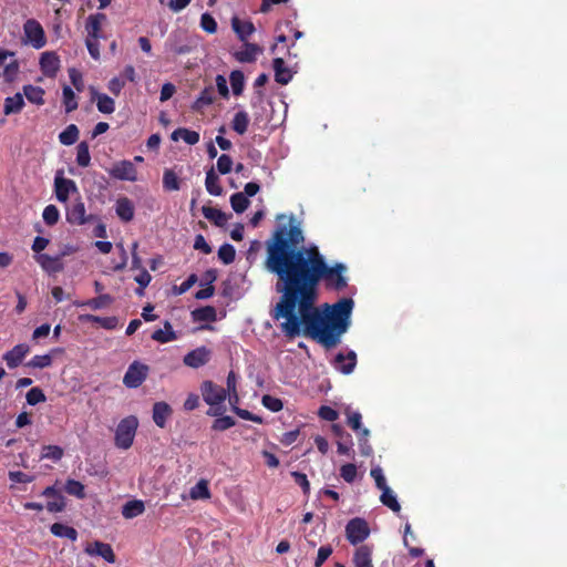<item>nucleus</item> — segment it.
Segmentation results:
<instances>
[{
	"instance_id": "57",
	"label": "nucleus",
	"mask_w": 567,
	"mask_h": 567,
	"mask_svg": "<svg viewBox=\"0 0 567 567\" xmlns=\"http://www.w3.org/2000/svg\"><path fill=\"white\" fill-rule=\"evenodd\" d=\"M233 159L229 155L223 154L217 159V169L220 174L225 175L231 171Z\"/></svg>"
},
{
	"instance_id": "44",
	"label": "nucleus",
	"mask_w": 567,
	"mask_h": 567,
	"mask_svg": "<svg viewBox=\"0 0 567 567\" xmlns=\"http://www.w3.org/2000/svg\"><path fill=\"white\" fill-rule=\"evenodd\" d=\"M64 491L72 496H75L80 499L85 497V487L84 485L75 480H68L64 485Z\"/></svg>"
},
{
	"instance_id": "5",
	"label": "nucleus",
	"mask_w": 567,
	"mask_h": 567,
	"mask_svg": "<svg viewBox=\"0 0 567 567\" xmlns=\"http://www.w3.org/2000/svg\"><path fill=\"white\" fill-rule=\"evenodd\" d=\"M24 41L34 49H41L45 45V34L42 25L34 19H29L23 25Z\"/></svg>"
},
{
	"instance_id": "55",
	"label": "nucleus",
	"mask_w": 567,
	"mask_h": 567,
	"mask_svg": "<svg viewBox=\"0 0 567 567\" xmlns=\"http://www.w3.org/2000/svg\"><path fill=\"white\" fill-rule=\"evenodd\" d=\"M262 405L272 412H279L282 410V401L271 395H264L261 399Z\"/></svg>"
},
{
	"instance_id": "6",
	"label": "nucleus",
	"mask_w": 567,
	"mask_h": 567,
	"mask_svg": "<svg viewBox=\"0 0 567 567\" xmlns=\"http://www.w3.org/2000/svg\"><path fill=\"white\" fill-rule=\"evenodd\" d=\"M66 221L71 225H84L92 219L91 215L86 214L85 205L80 196L65 205Z\"/></svg>"
},
{
	"instance_id": "32",
	"label": "nucleus",
	"mask_w": 567,
	"mask_h": 567,
	"mask_svg": "<svg viewBox=\"0 0 567 567\" xmlns=\"http://www.w3.org/2000/svg\"><path fill=\"white\" fill-rule=\"evenodd\" d=\"M348 416V425L358 433L359 436L368 437L369 436V430L365 427H362L361 425V414L357 411H347Z\"/></svg>"
},
{
	"instance_id": "18",
	"label": "nucleus",
	"mask_w": 567,
	"mask_h": 567,
	"mask_svg": "<svg viewBox=\"0 0 567 567\" xmlns=\"http://www.w3.org/2000/svg\"><path fill=\"white\" fill-rule=\"evenodd\" d=\"M91 97L96 101L97 110L103 114H112L115 111V102L104 93H99L94 87L90 89Z\"/></svg>"
},
{
	"instance_id": "27",
	"label": "nucleus",
	"mask_w": 567,
	"mask_h": 567,
	"mask_svg": "<svg viewBox=\"0 0 567 567\" xmlns=\"http://www.w3.org/2000/svg\"><path fill=\"white\" fill-rule=\"evenodd\" d=\"M215 100V92H214V87L213 86H208V87H205L199 96L195 100V102L193 103L192 105V109L194 111H197V112H200L203 111L206 106L213 104Z\"/></svg>"
},
{
	"instance_id": "37",
	"label": "nucleus",
	"mask_w": 567,
	"mask_h": 567,
	"mask_svg": "<svg viewBox=\"0 0 567 567\" xmlns=\"http://www.w3.org/2000/svg\"><path fill=\"white\" fill-rule=\"evenodd\" d=\"M382 494L380 496L381 503L392 509L394 513H399L401 509L400 503L396 499L395 494L393 491L388 486L383 489H381Z\"/></svg>"
},
{
	"instance_id": "24",
	"label": "nucleus",
	"mask_w": 567,
	"mask_h": 567,
	"mask_svg": "<svg viewBox=\"0 0 567 567\" xmlns=\"http://www.w3.org/2000/svg\"><path fill=\"white\" fill-rule=\"evenodd\" d=\"M272 65L276 82L284 85L288 84L292 79V73L288 68H286L285 61L281 58H276L274 59Z\"/></svg>"
},
{
	"instance_id": "48",
	"label": "nucleus",
	"mask_w": 567,
	"mask_h": 567,
	"mask_svg": "<svg viewBox=\"0 0 567 567\" xmlns=\"http://www.w3.org/2000/svg\"><path fill=\"white\" fill-rule=\"evenodd\" d=\"M52 364L51 354H41L34 355L30 361H28L27 367L34 369H43L48 368Z\"/></svg>"
},
{
	"instance_id": "49",
	"label": "nucleus",
	"mask_w": 567,
	"mask_h": 567,
	"mask_svg": "<svg viewBox=\"0 0 567 567\" xmlns=\"http://www.w3.org/2000/svg\"><path fill=\"white\" fill-rule=\"evenodd\" d=\"M235 248L229 244H224L218 249V257L225 265L231 264L235 260Z\"/></svg>"
},
{
	"instance_id": "46",
	"label": "nucleus",
	"mask_w": 567,
	"mask_h": 567,
	"mask_svg": "<svg viewBox=\"0 0 567 567\" xmlns=\"http://www.w3.org/2000/svg\"><path fill=\"white\" fill-rule=\"evenodd\" d=\"M193 317L196 321H215L216 320V309L212 306H206L199 309H196L193 312Z\"/></svg>"
},
{
	"instance_id": "62",
	"label": "nucleus",
	"mask_w": 567,
	"mask_h": 567,
	"mask_svg": "<svg viewBox=\"0 0 567 567\" xmlns=\"http://www.w3.org/2000/svg\"><path fill=\"white\" fill-rule=\"evenodd\" d=\"M332 554L331 546H321L318 549V555L315 561V567H321L323 563L330 557Z\"/></svg>"
},
{
	"instance_id": "54",
	"label": "nucleus",
	"mask_w": 567,
	"mask_h": 567,
	"mask_svg": "<svg viewBox=\"0 0 567 567\" xmlns=\"http://www.w3.org/2000/svg\"><path fill=\"white\" fill-rule=\"evenodd\" d=\"M226 383H227V395L229 396V402L233 401V398L236 399V401H238V394H237V390H236V386H237V375L234 371H230L227 375V380H226Z\"/></svg>"
},
{
	"instance_id": "41",
	"label": "nucleus",
	"mask_w": 567,
	"mask_h": 567,
	"mask_svg": "<svg viewBox=\"0 0 567 567\" xmlns=\"http://www.w3.org/2000/svg\"><path fill=\"white\" fill-rule=\"evenodd\" d=\"M163 187L165 190H178L181 188V181L173 169H165L163 174Z\"/></svg>"
},
{
	"instance_id": "21",
	"label": "nucleus",
	"mask_w": 567,
	"mask_h": 567,
	"mask_svg": "<svg viewBox=\"0 0 567 567\" xmlns=\"http://www.w3.org/2000/svg\"><path fill=\"white\" fill-rule=\"evenodd\" d=\"M172 412V408L166 402H156L153 405V421L158 427L163 429Z\"/></svg>"
},
{
	"instance_id": "52",
	"label": "nucleus",
	"mask_w": 567,
	"mask_h": 567,
	"mask_svg": "<svg viewBox=\"0 0 567 567\" xmlns=\"http://www.w3.org/2000/svg\"><path fill=\"white\" fill-rule=\"evenodd\" d=\"M25 399L30 405H35L47 400L44 392L38 386L30 389L27 392Z\"/></svg>"
},
{
	"instance_id": "11",
	"label": "nucleus",
	"mask_w": 567,
	"mask_h": 567,
	"mask_svg": "<svg viewBox=\"0 0 567 567\" xmlns=\"http://www.w3.org/2000/svg\"><path fill=\"white\" fill-rule=\"evenodd\" d=\"M84 551L89 556H100L109 564H114L116 560L115 554L110 544L95 540L87 543L84 547Z\"/></svg>"
},
{
	"instance_id": "28",
	"label": "nucleus",
	"mask_w": 567,
	"mask_h": 567,
	"mask_svg": "<svg viewBox=\"0 0 567 567\" xmlns=\"http://www.w3.org/2000/svg\"><path fill=\"white\" fill-rule=\"evenodd\" d=\"M152 339L159 343H167L177 339L176 332L173 330L168 321L164 322L163 329H157L152 333Z\"/></svg>"
},
{
	"instance_id": "34",
	"label": "nucleus",
	"mask_w": 567,
	"mask_h": 567,
	"mask_svg": "<svg viewBox=\"0 0 567 567\" xmlns=\"http://www.w3.org/2000/svg\"><path fill=\"white\" fill-rule=\"evenodd\" d=\"M172 140H183L188 145H195L199 142V134L188 128H177L172 133Z\"/></svg>"
},
{
	"instance_id": "2",
	"label": "nucleus",
	"mask_w": 567,
	"mask_h": 567,
	"mask_svg": "<svg viewBox=\"0 0 567 567\" xmlns=\"http://www.w3.org/2000/svg\"><path fill=\"white\" fill-rule=\"evenodd\" d=\"M138 420L134 415H130L120 421L115 430V445L121 450H128L136 434Z\"/></svg>"
},
{
	"instance_id": "23",
	"label": "nucleus",
	"mask_w": 567,
	"mask_h": 567,
	"mask_svg": "<svg viewBox=\"0 0 567 567\" xmlns=\"http://www.w3.org/2000/svg\"><path fill=\"white\" fill-rule=\"evenodd\" d=\"M353 563L354 567H373L371 547L368 545L358 547L353 556Z\"/></svg>"
},
{
	"instance_id": "15",
	"label": "nucleus",
	"mask_w": 567,
	"mask_h": 567,
	"mask_svg": "<svg viewBox=\"0 0 567 567\" xmlns=\"http://www.w3.org/2000/svg\"><path fill=\"white\" fill-rule=\"evenodd\" d=\"M332 364L336 370L343 374H349L355 368L357 354L354 351H349L347 354L340 352L334 357Z\"/></svg>"
},
{
	"instance_id": "26",
	"label": "nucleus",
	"mask_w": 567,
	"mask_h": 567,
	"mask_svg": "<svg viewBox=\"0 0 567 567\" xmlns=\"http://www.w3.org/2000/svg\"><path fill=\"white\" fill-rule=\"evenodd\" d=\"M24 106L23 95L16 93L13 96H8L4 100L3 113L6 115L20 113Z\"/></svg>"
},
{
	"instance_id": "20",
	"label": "nucleus",
	"mask_w": 567,
	"mask_h": 567,
	"mask_svg": "<svg viewBox=\"0 0 567 567\" xmlns=\"http://www.w3.org/2000/svg\"><path fill=\"white\" fill-rule=\"evenodd\" d=\"M115 212L123 221H131L134 218V205L127 197H120L115 204Z\"/></svg>"
},
{
	"instance_id": "36",
	"label": "nucleus",
	"mask_w": 567,
	"mask_h": 567,
	"mask_svg": "<svg viewBox=\"0 0 567 567\" xmlns=\"http://www.w3.org/2000/svg\"><path fill=\"white\" fill-rule=\"evenodd\" d=\"M82 321L95 322L107 330H113L117 327V319L115 317H97L93 315L81 316Z\"/></svg>"
},
{
	"instance_id": "60",
	"label": "nucleus",
	"mask_w": 567,
	"mask_h": 567,
	"mask_svg": "<svg viewBox=\"0 0 567 567\" xmlns=\"http://www.w3.org/2000/svg\"><path fill=\"white\" fill-rule=\"evenodd\" d=\"M370 475L373 477L375 485L380 491L388 487L383 471L380 466L372 467Z\"/></svg>"
},
{
	"instance_id": "12",
	"label": "nucleus",
	"mask_w": 567,
	"mask_h": 567,
	"mask_svg": "<svg viewBox=\"0 0 567 567\" xmlns=\"http://www.w3.org/2000/svg\"><path fill=\"white\" fill-rule=\"evenodd\" d=\"M212 357V351L207 349L206 347H198L190 352H188L184 359L183 362L185 365L189 368H200L205 365Z\"/></svg>"
},
{
	"instance_id": "39",
	"label": "nucleus",
	"mask_w": 567,
	"mask_h": 567,
	"mask_svg": "<svg viewBox=\"0 0 567 567\" xmlns=\"http://www.w3.org/2000/svg\"><path fill=\"white\" fill-rule=\"evenodd\" d=\"M79 138V128L75 124H70L59 134V141L63 145H72Z\"/></svg>"
},
{
	"instance_id": "42",
	"label": "nucleus",
	"mask_w": 567,
	"mask_h": 567,
	"mask_svg": "<svg viewBox=\"0 0 567 567\" xmlns=\"http://www.w3.org/2000/svg\"><path fill=\"white\" fill-rule=\"evenodd\" d=\"M249 204L250 202L244 193H235L230 196L231 208L238 214L244 213Z\"/></svg>"
},
{
	"instance_id": "50",
	"label": "nucleus",
	"mask_w": 567,
	"mask_h": 567,
	"mask_svg": "<svg viewBox=\"0 0 567 567\" xmlns=\"http://www.w3.org/2000/svg\"><path fill=\"white\" fill-rule=\"evenodd\" d=\"M42 217L47 225H49V226L55 225L60 218L59 209L54 205H48L43 209Z\"/></svg>"
},
{
	"instance_id": "13",
	"label": "nucleus",
	"mask_w": 567,
	"mask_h": 567,
	"mask_svg": "<svg viewBox=\"0 0 567 567\" xmlns=\"http://www.w3.org/2000/svg\"><path fill=\"white\" fill-rule=\"evenodd\" d=\"M40 69L48 78H54L60 70V59L53 51H45L40 56Z\"/></svg>"
},
{
	"instance_id": "38",
	"label": "nucleus",
	"mask_w": 567,
	"mask_h": 567,
	"mask_svg": "<svg viewBox=\"0 0 567 567\" xmlns=\"http://www.w3.org/2000/svg\"><path fill=\"white\" fill-rule=\"evenodd\" d=\"M112 302H113V298L110 295L104 293V295H100L96 298L90 299L87 301L76 303V306H79V307L86 306V307L91 308L92 310H99V309L110 306Z\"/></svg>"
},
{
	"instance_id": "31",
	"label": "nucleus",
	"mask_w": 567,
	"mask_h": 567,
	"mask_svg": "<svg viewBox=\"0 0 567 567\" xmlns=\"http://www.w3.org/2000/svg\"><path fill=\"white\" fill-rule=\"evenodd\" d=\"M249 115L246 111H238L231 121V128L239 135H244L249 125Z\"/></svg>"
},
{
	"instance_id": "19",
	"label": "nucleus",
	"mask_w": 567,
	"mask_h": 567,
	"mask_svg": "<svg viewBox=\"0 0 567 567\" xmlns=\"http://www.w3.org/2000/svg\"><path fill=\"white\" fill-rule=\"evenodd\" d=\"M279 237L282 238L284 240H286L288 243L290 249H293V250H300L301 248L297 249L296 246L303 243V239H305L301 229L298 226H291L288 231V239L284 237V230H280L276 234L274 243L269 244L267 246V248L269 246L274 245L276 243L277 238H279Z\"/></svg>"
},
{
	"instance_id": "30",
	"label": "nucleus",
	"mask_w": 567,
	"mask_h": 567,
	"mask_svg": "<svg viewBox=\"0 0 567 567\" xmlns=\"http://www.w3.org/2000/svg\"><path fill=\"white\" fill-rule=\"evenodd\" d=\"M202 212L204 217L216 226L221 227L228 221V216L218 208L204 206Z\"/></svg>"
},
{
	"instance_id": "35",
	"label": "nucleus",
	"mask_w": 567,
	"mask_h": 567,
	"mask_svg": "<svg viewBox=\"0 0 567 567\" xmlns=\"http://www.w3.org/2000/svg\"><path fill=\"white\" fill-rule=\"evenodd\" d=\"M51 533L56 537L68 538L72 542L76 540L78 532L75 528L61 523H54L50 528Z\"/></svg>"
},
{
	"instance_id": "51",
	"label": "nucleus",
	"mask_w": 567,
	"mask_h": 567,
	"mask_svg": "<svg viewBox=\"0 0 567 567\" xmlns=\"http://www.w3.org/2000/svg\"><path fill=\"white\" fill-rule=\"evenodd\" d=\"M63 456V450L58 445H45L42 449L41 457L59 461Z\"/></svg>"
},
{
	"instance_id": "56",
	"label": "nucleus",
	"mask_w": 567,
	"mask_h": 567,
	"mask_svg": "<svg viewBox=\"0 0 567 567\" xmlns=\"http://www.w3.org/2000/svg\"><path fill=\"white\" fill-rule=\"evenodd\" d=\"M357 466L352 463L344 464L340 468V476L347 483H352L357 477Z\"/></svg>"
},
{
	"instance_id": "25",
	"label": "nucleus",
	"mask_w": 567,
	"mask_h": 567,
	"mask_svg": "<svg viewBox=\"0 0 567 567\" xmlns=\"http://www.w3.org/2000/svg\"><path fill=\"white\" fill-rule=\"evenodd\" d=\"M44 94L45 91L41 86H35L31 84L23 86V95L25 96V99L30 103L35 104L38 106L44 104Z\"/></svg>"
},
{
	"instance_id": "59",
	"label": "nucleus",
	"mask_w": 567,
	"mask_h": 567,
	"mask_svg": "<svg viewBox=\"0 0 567 567\" xmlns=\"http://www.w3.org/2000/svg\"><path fill=\"white\" fill-rule=\"evenodd\" d=\"M200 27L208 33H215L217 31V23L209 13L202 14Z\"/></svg>"
},
{
	"instance_id": "1",
	"label": "nucleus",
	"mask_w": 567,
	"mask_h": 567,
	"mask_svg": "<svg viewBox=\"0 0 567 567\" xmlns=\"http://www.w3.org/2000/svg\"><path fill=\"white\" fill-rule=\"evenodd\" d=\"M265 265L268 271L278 276L276 289L282 296L272 317L280 321L285 336L295 338L303 327L307 334L326 348L340 343L350 326L353 300L342 298L333 305L326 303L321 310L313 305L320 280L331 290L340 291L347 287L346 266L329 267L317 246L293 250L280 237L268 247Z\"/></svg>"
},
{
	"instance_id": "8",
	"label": "nucleus",
	"mask_w": 567,
	"mask_h": 567,
	"mask_svg": "<svg viewBox=\"0 0 567 567\" xmlns=\"http://www.w3.org/2000/svg\"><path fill=\"white\" fill-rule=\"evenodd\" d=\"M200 391L204 401L209 406L219 405L227 398V391L212 381H204L200 385Z\"/></svg>"
},
{
	"instance_id": "40",
	"label": "nucleus",
	"mask_w": 567,
	"mask_h": 567,
	"mask_svg": "<svg viewBox=\"0 0 567 567\" xmlns=\"http://www.w3.org/2000/svg\"><path fill=\"white\" fill-rule=\"evenodd\" d=\"M189 497L194 501L208 499L210 497V492L207 481L200 480L195 486H193L189 491Z\"/></svg>"
},
{
	"instance_id": "61",
	"label": "nucleus",
	"mask_w": 567,
	"mask_h": 567,
	"mask_svg": "<svg viewBox=\"0 0 567 567\" xmlns=\"http://www.w3.org/2000/svg\"><path fill=\"white\" fill-rule=\"evenodd\" d=\"M69 78L78 92H82L84 90V82L80 71L76 69H70Z\"/></svg>"
},
{
	"instance_id": "29",
	"label": "nucleus",
	"mask_w": 567,
	"mask_h": 567,
	"mask_svg": "<svg viewBox=\"0 0 567 567\" xmlns=\"http://www.w3.org/2000/svg\"><path fill=\"white\" fill-rule=\"evenodd\" d=\"M145 511V505L143 501L134 499L126 502L122 507V515L126 519H132L134 517H137L142 515Z\"/></svg>"
},
{
	"instance_id": "58",
	"label": "nucleus",
	"mask_w": 567,
	"mask_h": 567,
	"mask_svg": "<svg viewBox=\"0 0 567 567\" xmlns=\"http://www.w3.org/2000/svg\"><path fill=\"white\" fill-rule=\"evenodd\" d=\"M235 425V421L231 416H220L216 419L213 423V430L215 431H225Z\"/></svg>"
},
{
	"instance_id": "14",
	"label": "nucleus",
	"mask_w": 567,
	"mask_h": 567,
	"mask_svg": "<svg viewBox=\"0 0 567 567\" xmlns=\"http://www.w3.org/2000/svg\"><path fill=\"white\" fill-rule=\"evenodd\" d=\"M29 352L30 347L28 344L19 343L3 354V360L10 369H14L21 364Z\"/></svg>"
},
{
	"instance_id": "63",
	"label": "nucleus",
	"mask_w": 567,
	"mask_h": 567,
	"mask_svg": "<svg viewBox=\"0 0 567 567\" xmlns=\"http://www.w3.org/2000/svg\"><path fill=\"white\" fill-rule=\"evenodd\" d=\"M319 416L326 421L333 422L339 417V413L331 406L323 405L319 409Z\"/></svg>"
},
{
	"instance_id": "7",
	"label": "nucleus",
	"mask_w": 567,
	"mask_h": 567,
	"mask_svg": "<svg viewBox=\"0 0 567 567\" xmlns=\"http://www.w3.org/2000/svg\"><path fill=\"white\" fill-rule=\"evenodd\" d=\"M370 529L368 523L363 518H352L346 526L347 539L352 544L357 545L368 538Z\"/></svg>"
},
{
	"instance_id": "16",
	"label": "nucleus",
	"mask_w": 567,
	"mask_h": 567,
	"mask_svg": "<svg viewBox=\"0 0 567 567\" xmlns=\"http://www.w3.org/2000/svg\"><path fill=\"white\" fill-rule=\"evenodd\" d=\"M35 261L48 274H56L64 269V265L60 257L50 256L48 254H39L34 256Z\"/></svg>"
},
{
	"instance_id": "10",
	"label": "nucleus",
	"mask_w": 567,
	"mask_h": 567,
	"mask_svg": "<svg viewBox=\"0 0 567 567\" xmlns=\"http://www.w3.org/2000/svg\"><path fill=\"white\" fill-rule=\"evenodd\" d=\"M107 22L104 13L90 14L85 22L86 39L100 40L104 38L102 28Z\"/></svg>"
},
{
	"instance_id": "4",
	"label": "nucleus",
	"mask_w": 567,
	"mask_h": 567,
	"mask_svg": "<svg viewBox=\"0 0 567 567\" xmlns=\"http://www.w3.org/2000/svg\"><path fill=\"white\" fill-rule=\"evenodd\" d=\"M148 372V365L134 361L128 365L123 377V383L128 389H136L146 380Z\"/></svg>"
},
{
	"instance_id": "33",
	"label": "nucleus",
	"mask_w": 567,
	"mask_h": 567,
	"mask_svg": "<svg viewBox=\"0 0 567 567\" xmlns=\"http://www.w3.org/2000/svg\"><path fill=\"white\" fill-rule=\"evenodd\" d=\"M205 186L207 192L213 196H219L223 193L219 177L216 175L213 167L206 173Z\"/></svg>"
},
{
	"instance_id": "17",
	"label": "nucleus",
	"mask_w": 567,
	"mask_h": 567,
	"mask_svg": "<svg viewBox=\"0 0 567 567\" xmlns=\"http://www.w3.org/2000/svg\"><path fill=\"white\" fill-rule=\"evenodd\" d=\"M243 42H244V45H243L241 50H239L235 53L236 60L241 63H251V62L256 61L258 54L262 53V49L255 43H249L247 41H243Z\"/></svg>"
},
{
	"instance_id": "45",
	"label": "nucleus",
	"mask_w": 567,
	"mask_h": 567,
	"mask_svg": "<svg viewBox=\"0 0 567 567\" xmlns=\"http://www.w3.org/2000/svg\"><path fill=\"white\" fill-rule=\"evenodd\" d=\"M63 104L66 113H71L78 109V100L75 93L70 86H64L62 91Z\"/></svg>"
},
{
	"instance_id": "47",
	"label": "nucleus",
	"mask_w": 567,
	"mask_h": 567,
	"mask_svg": "<svg viewBox=\"0 0 567 567\" xmlns=\"http://www.w3.org/2000/svg\"><path fill=\"white\" fill-rule=\"evenodd\" d=\"M233 93L240 95L244 90L245 78L241 71H233L229 76Z\"/></svg>"
},
{
	"instance_id": "53",
	"label": "nucleus",
	"mask_w": 567,
	"mask_h": 567,
	"mask_svg": "<svg viewBox=\"0 0 567 567\" xmlns=\"http://www.w3.org/2000/svg\"><path fill=\"white\" fill-rule=\"evenodd\" d=\"M338 453L341 455L350 456L353 453V442L351 435L337 441Z\"/></svg>"
},
{
	"instance_id": "43",
	"label": "nucleus",
	"mask_w": 567,
	"mask_h": 567,
	"mask_svg": "<svg viewBox=\"0 0 567 567\" xmlns=\"http://www.w3.org/2000/svg\"><path fill=\"white\" fill-rule=\"evenodd\" d=\"M76 163L81 167H87L91 163L90 148L86 142H81L76 146Z\"/></svg>"
},
{
	"instance_id": "9",
	"label": "nucleus",
	"mask_w": 567,
	"mask_h": 567,
	"mask_svg": "<svg viewBox=\"0 0 567 567\" xmlns=\"http://www.w3.org/2000/svg\"><path fill=\"white\" fill-rule=\"evenodd\" d=\"M109 174L120 181L135 182L137 181V169L133 162L123 159L113 164L109 169Z\"/></svg>"
},
{
	"instance_id": "64",
	"label": "nucleus",
	"mask_w": 567,
	"mask_h": 567,
	"mask_svg": "<svg viewBox=\"0 0 567 567\" xmlns=\"http://www.w3.org/2000/svg\"><path fill=\"white\" fill-rule=\"evenodd\" d=\"M151 279L152 277L146 270L141 271V274L135 277V281L140 285L137 289L138 295L142 296L144 293V288L148 286Z\"/></svg>"
},
{
	"instance_id": "22",
	"label": "nucleus",
	"mask_w": 567,
	"mask_h": 567,
	"mask_svg": "<svg viewBox=\"0 0 567 567\" xmlns=\"http://www.w3.org/2000/svg\"><path fill=\"white\" fill-rule=\"evenodd\" d=\"M231 27L241 41H247V39L255 32V27L251 21L241 20L237 17L231 19Z\"/></svg>"
},
{
	"instance_id": "3",
	"label": "nucleus",
	"mask_w": 567,
	"mask_h": 567,
	"mask_svg": "<svg viewBox=\"0 0 567 567\" xmlns=\"http://www.w3.org/2000/svg\"><path fill=\"white\" fill-rule=\"evenodd\" d=\"M54 194L60 203L68 204L72 195H79V188L73 179L64 177L63 171H58L54 176Z\"/></svg>"
}]
</instances>
